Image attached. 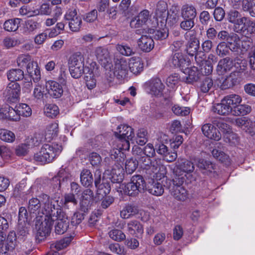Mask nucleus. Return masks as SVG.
Returning <instances> with one entry per match:
<instances>
[{
  "mask_svg": "<svg viewBox=\"0 0 255 255\" xmlns=\"http://www.w3.org/2000/svg\"><path fill=\"white\" fill-rule=\"evenodd\" d=\"M41 197L42 198L41 202L43 204L41 213H38L34 221L37 230L36 235L39 240H42L49 235L54 220L57 218L54 215L56 210H52L49 204V196L42 194Z\"/></svg>",
  "mask_w": 255,
  "mask_h": 255,
  "instance_id": "1",
  "label": "nucleus"
},
{
  "mask_svg": "<svg viewBox=\"0 0 255 255\" xmlns=\"http://www.w3.org/2000/svg\"><path fill=\"white\" fill-rule=\"evenodd\" d=\"M62 149V145L56 143L45 144L34 154V159L42 163L51 162L59 155Z\"/></svg>",
  "mask_w": 255,
  "mask_h": 255,
  "instance_id": "2",
  "label": "nucleus"
},
{
  "mask_svg": "<svg viewBox=\"0 0 255 255\" xmlns=\"http://www.w3.org/2000/svg\"><path fill=\"white\" fill-rule=\"evenodd\" d=\"M59 197H50L49 196V204L52 210H56L54 215L57 218L55 226V232L58 234H62L66 232L69 226V221L67 216L59 209L58 204Z\"/></svg>",
  "mask_w": 255,
  "mask_h": 255,
  "instance_id": "3",
  "label": "nucleus"
},
{
  "mask_svg": "<svg viewBox=\"0 0 255 255\" xmlns=\"http://www.w3.org/2000/svg\"><path fill=\"white\" fill-rule=\"evenodd\" d=\"M226 103L232 108V115L235 116H244L249 114L252 111L250 106L246 104H241L242 101V97L237 94H233L224 97Z\"/></svg>",
  "mask_w": 255,
  "mask_h": 255,
  "instance_id": "4",
  "label": "nucleus"
},
{
  "mask_svg": "<svg viewBox=\"0 0 255 255\" xmlns=\"http://www.w3.org/2000/svg\"><path fill=\"white\" fill-rule=\"evenodd\" d=\"M172 185L169 187L171 195L177 200L184 201L188 197V192L184 184L186 183V175L177 174L171 181Z\"/></svg>",
  "mask_w": 255,
  "mask_h": 255,
  "instance_id": "5",
  "label": "nucleus"
},
{
  "mask_svg": "<svg viewBox=\"0 0 255 255\" xmlns=\"http://www.w3.org/2000/svg\"><path fill=\"white\" fill-rule=\"evenodd\" d=\"M84 66V57L80 52H76L72 54L68 60L69 68L72 77L79 78L85 72Z\"/></svg>",
  "mask_w": 255,
  "mask_h": 255,
  "instance_id": "6",
  "label": "nucleus"
},
{
  "mask_svg": "<svg viewBox=\"0 0 255 255\" xmlns=\"http://www.w3.org/2000/svg\"><path fill=\"white\" fill-rule=\"evenodd\" d=\"M136 156L138 163L146 169H150L153 172L157 174V172L160 170L162 173H160V178L164 177L165 174V168L164 166L160 167L159 160L153 158L152 157H148L144 154H134Z\"/></svg>",
  "mask_w": 255,
  "mask_h": 255,
  "instance_id": "7",
  "label": "nucleus"
},
{
  "mask_svg": "<svg viewBox=\"0 0 255 255\" xmlns=\"http://www.w3.org/2000/svg\"><path fill=\"white\" fill-rule=\"evenodd\" d=\"M145 187V182L143 177L139 175H133L130 182L123 187L124 193L130 196H136L141 192Z\"/></svg>",
  "mask_w": 255,
  "mask_h": 255,
  "instance_id": "8",
  "label": "nucleus"
},
{
  "mask_svg": "<svg viewBox=\"0 0 255 255\" xmlns=\"http://www.w3.org/2000/svg\"><path fill=\"white\" fill-rule=\"evenodd\" d=\"M117 136V140L118 143L124 142L126 141L130 143L134 144V134L133 128L127 125H121L118 127L117 131L115 132Z\"/></svg>",
  "mask_w": 255,
  "mask_h": 255,
  "instance_id": "9",
  "label": "nucleus"
},
{
  "mask_svg": "<svg viewBox=\"0 0 255 255\" xmlns=\"http://www.w3.org/2000/svg\"><path fill=\"white\" fill-rule=\"evenodd\" d=\"M242 62L240 59H235L233 61L229 57H226L221 59L218 64L216 70L219 75H223L228 71H230L234 65L239 71H243L244 68H242L241 66L239 67L237 65H239Z\"/></svg>",
  "mask_w": 255,
  "mask_h": 255,
  "instance_id": "10",
  "label": "nucleus"
},
{
  "mask_svg": "<svg viewBox=\"0 0 255 255\" xmlns=\"http://www.w3.org/2000/svg\"><path fill=\"white\" fill-rule=\"evenodd\" d=\"M185 37L188 40L186 46L187 53L191 56H195L196 61H198L201 56H205L203 53L197 52L199 47V41L194 35L190 33H186Z\"/></svg>",
  "mask_w": 255,
  "mask_h": 255,
  "instance_id": "11",
  "label": "nucleus"
},
{
  "mask_svg": "<svg viewBox=\"0 0 255 255\" xmlns=\"http://www.w3.org/2000/svg\"><path fill=\"white\" fill-rule=\"evenodd\" d=\"M194 165L190 161L179 158L175 163V176L177 174L186 175V181L190 176L189 174L194 170Z\"/></svg>",
  "mask_w": 255,
  "mask_h": 255,
  "instance_id": "12",
  "label": "nucleus"
},
{
  "mask_svg": "<svg viewBox=\"0 0 255 255\" xmlns=\"http://www.w3.org/2000/svg\"><path fill=\"white\" fill-rule=\"evenodd\" d=\"M124 175L123 167L120 164H115L111 170H105L103 174V180H108L112 183L122 181Z\"/></svg>",
  "mask_w": 255,
  "mask_h": 255,
  "instance_id": "13",
  "label": "nucleus"
},
{
  "mask_svg": "<svg viewBox=\"0 0 255 255\" xmlns=\"http://www.w3.org/2000/svg\"><path fill=\"white\" fill-rule=\"evenodd\" d=\"M85 80L89 89H93L96 87L95 76L98 73V67L95 62H92L85 67Z\"/></svg>",
  "mask_w": 255,
  "mask_h": 255,
  "instance_id": "14",
  "label": "nucleus"
},
{
  "mask_svg": "<svg viewBox=\"0 0 255 255\" xmlns=\"http://www.w3.org/2000/svg\"><path fill=\"white\" fill-rule=\"evenodd\" d=\"M227 44L230 50L237 54H243L247 50V49L244 46L239 36L235 33H232V36Z\"/></svg>",
  "mask_w": 255,
  "mask_h": 255,
  "instance_id": "15",
  "label": "nucleus"
},
{
  "mask_svg": "<svg viewBox=\"0 0 255 255\" xmlns=\"http://www.w3.org/2000/svg\"><path fill=\"white\" fill-rule=\"evenodd\" d=\"M167 14V4L164 1H159L156 5L154 10V18H155L156 23L159 25V22L161 25L164 26L166 16Z\"/></svg>",
  "mask_w": 255,
  "mask_h": 255,
  "instance_id": "16",
  "label": "nucleus"
},
{
  "mask_svg": "<svg viewBox=\"0 0 255 255\" xmlns=\"http://www.w3.org/2000/svg\"><path fill=\"white\" fill-rule=\"evenodd\" d=\"M232 23L233 24V28L235 32L246 34L245 32H248L249 27H251L253 24V21L249 18L241 15Z\"/></svg>",
  "mask_w": 255,
  "mask_h": 255,
  "instance_id": "17",
  "label": "nucleus"
},
{
  "mask_svg": "<svg viewBox=\"0 0 255 255\" xmlns=\"http://www.w3.org/2000/svg\"><path fill=\"white\" fill-rule=\"evenodd\" d=\"M148 85L151 95L157 97L162 96L165 86L160 79L152 78L148 82Z\"/></svg>",
  "mask_w": 255,
  "mask_h": 255,
  "instance_id": "18",
  "label": "nucleus"
},
{
  "mask_svg": "<svg viewBox=\"0 0 255 255\" xmlns=\"http://www.w3.org/2000/svg\"><path fill=\"white\" fill-rule=\"evenodd\" d=\"M20 91V86L17 83L10 82L8 84L3 95L8 100L13 102L19 97Z\"/></svg>",
  "mask_w": 255,
  "mask_h": 255,
  "instance_id": "19",
  "label": "nucleus"
},
{
  "mask_svg": "<svg viewBox=\"0 0 255 255\" xmlns=\"http://www.w3.org/2000/svg\"><path fill=\"white\" fill-rule=\"evenodd\" d=\"M128 62L126 58L117 59L115 61L114 74L118 76L119 78L125 77L128 74Z\"/></svg>",
  "mask_w": 255,
  "mask_h": 255,
  "instance_id": "20",
  "label": "nucleus"
},
{
  "mask_svg": "<svg viewBox=\"0 0 255 255\" xmlns=\"http://www.w3.org/2000/svg\"><path fill=\"white\" fill-rule=\"evenodd\" d=\"M93 199V192L89 189L85 190L80 199V210L84 212H87L92 205Z\"/></svg>",
  "mask_w": 255,
  "mask_h": 255,
  "instance_id": "21",
  "label": "nucleus"
},
{
  "mask_svg": "<svg viewBox=\"0 0 255 255\" xmlns=\"http://www.w3.org/2000/svg\"><path fill=\"white\" fill-rule=\"evenodd\" d=\"M95 54L103 66L106 67L108 63H111L110 53L106 48L101 46L97 47L95 50Z\"/></svg>",
  "mask_w": 255,
  "mask_h": 255,
  "instance_id": "22",
  "label": "nucleus"
},
{
  "mask_svg": "<svg viewBox=\"0 0 255 255\" xmlns=\"http://www.w3.org/2000/svg\"><path fill=\"white\" fill-rule=\"evenodd\" d=\"M202 131L205 136L216 141L221 138V134L219 130L212 125L206 124L202 127Z\"/></svg>",
  "mask_w": 255,
  "mask_h": 255,
  "instance_id": "23",
  "label": "nucleus"
},
{
  "mask_svg": "<svg viewBox=\"0 0 255 255\" xmlns=\"http://www.w3.org/2000/svg\"><path fill=\"white\" fill-rule=\"evenodd\" d=\"M149 12L145 9L131 20L130 25L132 28H139L145 24L149 18Z\"/></svg>",
  "mask_w": 255,
  "mask_h": 255,
  "instance_id": "24",
  "label": "nucleus"
},
{
  "mask_svg": "<svg viewBox=\"0 0 255 255\" xmlns=\"http://www.w3.org/2000/svg\"><path fill=\"white\" fill-rule=\"evenodd\" d=\"M46 88L49 94L55 98H57L62 95L63 89L59 84L54 81H49L46 83Z\"/></svg>",
  "mask_w": 255,
  "mask_h": 255,
  "instance_id": "25",
  "label": "nucleus"
},
{
  "mask_svg": "<svg viewBox=\"0 0 255 255\" xmlns=\"http://www.w3.org/2000/svg\"><path fill=\"white\" fill-rule=\"evenodd\" d=\"M169 63L174 67H179L181 70L189 65V61L186 60L181 53H175L169 60Z\"/></svg>",
  "mask_w": 255,
  "mask_h": 255,
  "instance_id": "26",
  "label": "nucleus"
},
{
  "mask_svg": "<svg viewBox=\"0 0 255 255\" xmlns=\"http://www.w3.org/2000/svg\"><path fill=\"white\" fill-rule=\"evenodd\" d=\"M137 43L139 48L142 51L146 52L150 51L154 46L153 39L147 35H142L138 40Z\"/></svg>",
  "mask_w": 255,
  "mask_h": 255,
  "instance_id": "27",
  "label": "nucleus"
},
{
  "mask_svg": "<svg viewBox=\"0 0 255 255\" xmlns=\"http://www.w3.org/2000/svg\"><path fill=\"white\" fill-rule=\"evenodd\" d=\"M185 74L183 78L187 83H192L196 81L199 78V71L195 66L188 68L186 67L182 70Z\"/></svg>",
  "mask_w": 255,
  "mask_h": 255,
  "instance_id": "28",
  "label": "nucleus"
},
{
  "mask_svg": "<svg viewBox=\"0 0 255 255\" xmlns=\"http://www.w3.org/2000/svg\"><path fill=\"white\" fill-rule=\"evenodd\" d=\"M226 102L223 98L220 103L214 105L212 109L213 112L220 115H232V109L230 108V106L226 104Z\"/></svg>",
  "mask_w": 255,
  "mask_h": 255,
  "instance_id": "29",
  "label": "nucleus"
},
{
  "mask_svg": "<svg viewBox=\"0 0 255 255\" xmlns=\"http://www.w3.org/2000/svg\"><path fill=\"white\" fill-rule=\"evenodd\" d=\"M179 19V10L176 6H172L167 11V14L166 16L164 26L167 23L169 26H172L177 23Z\"/></svg>",
  "mask_w": 255,
  "mask_h": 255,
  "instance_id": "30",
  "label": "nucleus"
},
{
  "mask_svg": "<svg viewBox=\"0 0 255 255\" xmlns=\"http://www.w3.org/2000/svg\"><path fill=\"white\" fill-rule=\"evenodd\" d=\"M129 69L134 74L137 75L142 71L143 63L139 57H133L128 61Z\"/></svg>",
  "mask_w": 255,
  "mask_h": 255,
  "instance_id": "31",
  "label": "nucleus"
},
{
  "mask_svg": "<svg viewBox=\"0 0 255 255\" xmlns=\"http://www.w3.org/2000/svg\"><path fill=\"white\" fill-rule=\"evenodd\" d=\"M133 154H137L141 153L142 154L146 155L148 157H154L155 155V151L154 146L151 143H148L145 146L143 149L137 145H134L132 148Z\"/></svg>",
  "mask_w": 255,
  "mask_h": 255,
  "instance_id": "32",
  "label": "nucleus"
},
{
  "mask_svg": "<svg viewBox=\"0 0 255 255\" xmlns=\"http://www.w3.org/2000/svg\"><path fill=\"white\" fill-rule=\"evenodd\" d=\"M127 230L130 234L137 237L143 233L142 225L136 220L130 221L127 224Z\"/></svg>",
  "mask_w": 255,
  "mask_h": 255,
  "instance_id": "33",
  "label": "nucleus"
},
{
  "mask_svg": "<svg viewBox=\"0 0 255 255\" xmlns=\"http://www.w3.org/2000/svg\"><path fill=\"white\" fill-rule=\"evenodd\" d=\"M130 147V143L126 141L120 143H117L116 140L113 144V149L111 151V156L112 158H116L118 155L122 150H128Z\"/></svg>",
  "mask_w": 255,
  "mask_h": 255,
  "instance_id": "34",
  "label": "nucleus"
},
{
  "mask_svg": "<svg viewBox=\"0 0 255 255\" xmlns=\"http://www.w3.org/2000/svg\"><path fill=\"white\" fill-rule=\"evenodd\" d=\"M17 65L20 68H26L27 71L31 72L30 67L33 65L35 61H33L29 55H20L17 59Z\"/></svg>",
  "mask_w": 255,
  "mask_h": 255,
  "instance_id": "35",
  "label": "nucleus"
},
{
  "mask_svg": "<svg viewBox=\"0 0 255 255\" xmlns=\"http://www.w3.org/2000/svg\"><path fill=\"white\" fill-rule=\"evenodd\" d=\"M237 76L235 72H232L229 75L222 80L220 88L222 90L231 88L236 85L237 83Z\"/></svg>",
  "mask_w": 255,
  "mask_h": 255,
  "instance_id": "36",
  "label": "nucleus"
},
{
  "mask_svg": "<svg viewBox=\"0 0 255 255\" xmlns=\"http://www.w3.org/2000/svg\"><path fill=\"white\" fill-rule=\"evenodd\" d=\"M138 213V209L137 206L132 205L128 204L126 205L121 211V217L123 219H128L131 217L137 214Z\"/></svg>",
  "mask_w": 255,
  "mask_h": 255,
  "instance_id": "37",
  "label": "nucleus"
},
{
  "mask_svg": "<svg viewBox=\"0 0 255 255\" xmlns=\"http://www.w3.org/2000/svg\"><path fill=\"white\" fill-rule=\"evenodd\" d=\"M41 206V203L39 199L37 198H32L29 201L28 210L29 213L33 217H36L38 216L39 213H41L38 211Z\"/></svg>",
  "mask_w": 255,
  "mask_h": 255,
  "instance_id": "38",
  "label": "nucleus"
},
{
  "mask_svg": "<svg viewBox=\"0 0 255 255\" xmlns=\"http://www.w3.org/2000/svg\"><path fill=\"white\" fill-rule=\"evenodd\" d=\"M147 189L150 194L156 196L162 195L164 191L162 185L159 182L155 181L148 185Z\"/></svg>",
  "mask_w": 255,
  "mask_h": 255,
  "instance_id": "39",
  "label": "nucleus"
},
{
  "mask_svg": "<svg viewBox=\"0 0 255 255\" xmlns=\"http://www.w3.org/2000/svg\"><path fill=\"white\" fill-rule=\"evenodd\" d=\"M181 16L183 19H195L196 16V10L192 5H184L182 7Z\"/></svg>",
  "mask_w": 255,
  "mask_h": 255,
  "instance_id": "40",
  "label": "nucleus"
},
{
  "mask_svg": "<svg viewBox=\"0 0 255 255\" xmlns=\"http://www.w3.org/2000/svg\"><path fill=\"white\" fill-rule=\"evenodd\" d=\"M214 165L210 161L200 159L198 161L197 167L204 174H209L214 170Z\"/></svg>",
  "mask_w": 255,
  "mask_h": 255,
  "instance_id": "41",
  "label": "nucleus"
},
{
  "mask_svg": "<svg viewBox=\"0 0 255 255\" xmlns=\"http://www.w3.org/2000/svg\"><path fill=\"white\" fill-rule=\"evenodd\" d=\"M5 248L2 250L3 252L12 251L16 246V235L13 231L10 232L5 240Z\"/></svg>",
  "mask_w": 255,
  "mask_h": 255,
  "instance_id": "42",
  "label": "nucleus"
},
{
  "mask_svg": "<svg viewBox=\"0 0 255 255\" xmlns=\"http://www.w3.org/2000/svg\"><path fill=\"white\" fill-rule=\"evenodd\" d=\"M7 77L11 82L22 80L24 78V72L20 69H12L7 72Z\"/></svg>",
  "mask_w": 255,
  "mask_h": 255,
  "instance_id": "43",
  "label": "nucleus"
},
{
  "mask_svg": "<svg viewBox=\"0 0 255 255\" xmlns=\"http://www.w3.org/2000/svg\"><path fill=\"white\" fill-rule=\"evenodd\" d=\"M21 19L18 18L8 19L3 24L4 29L7 31H15L20 26Z\"/></svg>",
  "mask_w": 255,
  "mask_h": 255,
  "instance_id": "44",
  "label": "nucleus"
},
{
  "mask_svg": "<svg viewBox=\"0 0 255 255\" xmlns=\"http://www.w3.org/2000/svg\"><path fill=\"white\" fill-rule=\"evenodd\" d=\"M81 182L86 187H88L93 183V177L90 171L88 169H83L80 175Z\"/></svg>",
  "mask_w": 255,
  "mask_h": 255,
  "instance_id": "45",
  "label": "nucleus"
},
{
  "mask_svg": "<svg viewBox=\"0 0 255 255\" xmlns=\"http://www.w3.org/2000/svg\"><path fill=\"white\" fill-rule=\"evenodd\" d=\"M44 112L46 117L53 118L59 113V110L55 104H46L44 108Z\"/></svg>",
  "mask_w": 255,
  "mask_h": 255,
  "instance_id": "46",
  "label": "nucleus"
},
{
  "mask_svg": "<svg viewBox=\"0 0 255 255\" xmlns=\"http://www.w3.org/2000/svg\"><path fill=\"white\" fill-rule=\"evenodd\" d=\"M215 53L220 57H223L228 55L230 53V49L226 42L221 41L216 46Z\"/></svg>",
  "mask_w": 255,
  "mask_h": 255,
  "instance_id": "47",
  "label": "nucleus"
},
{
  "mask_svg": "<svg viewBox=\"0 0 255 255\" xmlns=\"http://www.w3.org/2000/svg\"><path fill=\"white\" fill-rule=\"evenodd\" d=\"M0 139L5 142L11 143L15 139V134L10 130L0 129Z\"/></svg>",
  "mask_w": 255,
  "mask_h": 255,
  "instance_id": "48",
  "label": "nucleus"
},
{
  "mask_svg": "<svg viewBox=\"0 0 255 255\" xmlns=\"http://www.w3.org/2000/svg\"><path fill=\"white\" fill-rule=\"evenodd\" d=\"M43 139L42 136L40 134H35L33 136L28 137L24 143L30 149L35 146L38 145Z\"/></svg>",
  "mask_w": 255,
  "mask_h": 255,
  "instance_id": "49",
  "label": "nucleus"
},
{
  "mask_svg": "<svg viewBox=\"0 0 255 255\" xmlns=\"http://www.w3.org/2000/svg\"><path fill=\"white\" fill-rule=\"evenodd\" d=\"M158 29L154 31V38L159 40H162L166 38L168 36V30L166 26H162L159 22L157 24Z\"/></svg>",
  "mask_w": 255,
  "mask_h": 255,
  "instance_id": "50",
  "label": "nucleus"
},
{
  "mask_svg": "<svg viewBox=\"0 0 255 255\" xmlns=\"http://www.w3.org/2000/svg\"><path fill=\"white\" fill-rule=\"evenodd\" d=\"M147 132L144 128L139 129L136 133L135 142L140 145H143L147 142Z\"/></svg>",
  "mask_w": 255,
  "mask_h": 255,
  "instance_id": "51",
  "label": "nucleus"
},
{
  "mask_svg": "<svg viewBox=\"0 0 255 255\" xmlns=\"http://www.w3.org/2000/svg\"><path fill=\"white\" fill-rule=\"evenodd\" d=\"M17 112L19 116L25 117H29L32 114V110L30 107L26 104L20 103L17 105Z\"/></svg>",
  "mask_w": 255,
  "mask_h": 255,
  "instance_id": "52",
  "label": "nucleus"
},
{
  "mask_svg": "<svg viewBox=\"0 0 255 255\" xmlns=\"http://www.w3.org/2000/svg\"><path fill=\"white\" fill-rule=\"evenodd\" d=\"M213 82L212 79L209 77H206L202 81L199 86V89L201 92L207 93L212 88Z\"/></svg>",
  "mask_w": 255,
  "mask_h": 255,
  "instance_id": "53",
  "label": "nucleus"
},
{
  "mask_svg": "<svg viewBox=\"0 0 255 255\" xmlns=\"http://www.w3.org/2000/svg\"><path fill=\"white\" fill-rule=\"evenodd\" d=\"M30 71H27L35 82H38L41 78L40 71L36 62L30 67Z\"/></svg>",
  "mask_w": 255,
  "mask_h": 255,
  "instance_id": "54",
  "label": "nucleus"
},
{
  "mask_svg": "<svg viewBox=\"0 0 255 255\" xmlns=\"http://www.w3.org/2000/svg\"><path fill=\"white\" fill-rule=\"evenodd\" d=\"M70 177L69 173L67 172L65 169H61L59 171L58 177L53 178V181L57 182L56 187L58 189L60 188L61 180L63 181L67 180Z\"/></svg>",
  "mask_w": 255,
  "mask_h": 255,
  "instance_id": "55",
  "label": "nucleus"
},
{
  "mask_svg": "<svg viewBox=\"0 0 255 255\" xmlns=\"http://www.w3.org/2000/svg\"><path fill=\"white\" fill-rule=\"evenodd\" d=\"M235 123L237 126L247 132H249V130H251V122L245 117L237 118L235 121Z\"/></svg>",
  "mask_w": 255,
  "mask_h": 255,
  "instance_id": "56",
  "label": "nucleus"
},
{
  "mask_svg": "<svg viewBox=\"0 0 255 255\" xmlns=\"http://www.w3.org/2000/svg\"><path fill=\"white\" fill-rule=\"evenodd\" d=\"M109 237L113 240L121 242L126 239L125 234L121 230L114 229L109 232Z\"/></svg>",
  "mask_w": 255,
  "mask_h": 255,
  "instance_id": "57",
  "label": "nucleus"
},
{
  "mask_svg": "<svg viewBox=\"0 0 255 255\" xmlns=\"http://www.w3.org/2000/svg\"><path fill=\"white\" fill-rule=\"evenodd\" d=\"M138 164L137 159L131 158L128 160L125 164V168L127 172L129 174L132 173L136 169Z\"/></svg>",
  "mask_w": 255,
  "mask_h": 255,
  "instance_id": "58",
  "label": "nucleus"
},
{
  "mask_svg": "<svg viewBox=\"0 0 255 255\" xmlns=\"http://www.w3.org/2000/svg\"><path fill=\"white\" fill-rule=\"evenodd\" d=\"M116 49L121 54L125 56H130L133 53L132 48L127 44H118Z\"/></svg>",
  "mask_w": 255,
  "mask_h": 255,
  "instance_id": "59",
  "label": "nucleus"
},
{
  "mask_svg": "<svg viewBox=\"0 0 255 255\" xmlns=\"http://www.w3.org/2000/svg\"><path fill=\"white\" fill-rule=\"evenodd\" d=\"M172 110L173 112L178 116H185L188 115L190 112V109L188 107H182L178 105L174 106Z\"/></svg>",
  "mask_w": 255,
  "mask_h": 255,
  "instance_id": "60",
  "label": "nucleus"
},
{
  "mask_svg": "<svg viewBox=\"0 0 255 255\" xmlns=\"http://www.w3.org/2000/svg\"><path fill=\"white\" fill-rule=\"evenodd\" d=\"M18 218L19 221H22L23 222H30L32 218L35 219V217L31 216L30 214L28 216L26 209L23 207L19 208Z\"/></svg>",
  "mask_w": 255,
  "mask_h": 255,
  "instance_id": "61",
  "label": "nucleus"
},
{
  "mask_svg": "<svg viewBox=\"0 0 255 255\" xmlns=\"http://www.w3.org/2000/svg\"><path fill=\"white\" fill-rule=\"evenodd\" d=\"M130 5V0H122L119 6V11L125 16L127 15L129 13Z\"/></svg>",
  "mask_w": 255,
  "mask_h": 255,
  "instance_id": "62",
  "label": "nucleus"
},
{
  "mask_svg": "<svg viewBox=\"0 0 255 255\" xmlns=\"http://www.w3.org/2000/svg\"><path fill=\"white\" fill-rule=\"evenodd\" d=\"M72 240L71 236L66 237L56 242L55 248L58 250H62L66 248L71 243Z\"/></svg>",
  "mask_w": 255,
  "mask_h": 255,
  "instance_id": "63",
  "label": "nucleus"
},
{
  "mask_svg": "<svg viewBox=\"0 0 255 255\" xmlns=\"http://www.w3.org/2000/svg\"><path fill=\"white\" fill-rule=\"evenodd\" d=\"M38 23L33 20H28L25 21L24 31L25 32L30 33L38 27Z\"/></svg>",
  "mask_w": 255,
  "mask_h": 255,
  "instance_id": "64",
  "label": "nucleus"
}]
</instances>
